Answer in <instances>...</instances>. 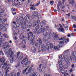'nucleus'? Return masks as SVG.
Masks as SVG:
<instances>
[{"mask_svg": "<svg viewBox=\"0 0 76 76\" xmlns=\"http://www.w3.org/2000/svg\"><path fill=\"white\" fill-rule=\"evenodd\" d=\"M12 23H13L14 24H15V25H15V27H18V25H16V22H15V21H13L12 22Z\"/></svg>", "mask_w": 76, "mask_h": 76, "instance_id": "nucleus-44", "label": "nucleus"}, {"mask_svg": "<svg viewBox=\"0 0 76 76\" xmlns=\"http://www.w3.org/2000/svg\"><path fill=\"white\" fill-rule=\"evenodd\" d=\"M10 76H15V75L13 76V72H12L10 74Z\"/></svg>", "mask_w": 76, "mask_h": 76, "instance_id": "nucleus-51", "label": "nucleus"}, {"mask_svg": "<svg viewBox=\"0 0 76 76\" xmlns=\"http://www.w3.org/2000/svg\"><path fill=\"white\" fill-rule=\"evenodd\" d=\"M63 55H62V56H59V59H60V58H61V57H63Z\"/></svg>", "mask_w": 76, "mask_h": 76, "instance_id": "nucleus-60", "label": "nucleus"}, {"mask_svg": "<svg viewBox=\"0 0 76 76\" xmlns=\"http://www.w3.org/2000/svg\"><path fill=\"white\" fill-rule=\"evenodd\" d=\"M62 5L61 1H59L58 2V5L57 6H61Z\"/></svg>", "mask_w": 76, "mask_h": 76, "instance_id": "nucleus-38", "label": "nucleus"}, {"mask_svg": "<svg viewBox=\"0 0 76 76\" xmlns=\"http://www.w3.org/2000/svg\"><path fill=\"white\" fill-rule=\"evenodd\" d=\"M28 40L30 41V39H29V38H32L33 37V34L32 32L29 31L28 32Z\"/></svg>", "mask_w": 76, "mask_h": 76, "instance_id": "nucleus-7", "label": "nucleus"}, {"mask_svg": "<svg viewBox=\"0 0 76 76\" xmlns=\"http://www.w3.org/2000/svg\"><path fill=\"white\" fill-rule=\"evenodd\" d=\"M21 28L23 29V30H25V29H26V27L25 26H22Z\"/></svg>", "mask_w": 76, "mask_h": 76, "instance_id": "nucleus-42", "label": "nucleus"}, {"mask_svg": "<svg viewBox=\"0 0 76 76\" xmlns=\"http://www.w3.org/2000/svg\"><path fill=\"white\" fill-rule=\"evenodd\" d=\"M53 47V44L50 43L49 45H48V48H47L46 47H45L44 46V45H43L41 48V50L42 52H44L45 51H46V50L48 51L49 48H52Z\"/></svg>", "mask_w": 76, "mask_h": 76, "instance_id": "nucleus-1", "label": "nucleus"}, {"mask_svg": "<svg viewBox=\"0 0 76 76\" xmlns=\"http://www.w3.org/2000/svg\"><path fill=\"white\" fill-rule=\"evenodd\" d=\"M60 44H59V45H58L57 46H56L55 47L54 46V50H58V48H60Z\"/></svg>", "mask_w": 76, "mask_h": 76, "instance_id": "nucleus-22", "label": "nucleus"}, {"mask_svg": "<svg viewBox=\"0 0 76 76\" xmlns=\"http://www.w3.org/2000/svg\"><path fill=\"white\" fill-rule=\"evenodd\" d=\"M56 32H54L53 33V34L54 35V37L55 39L56 40H59V41H61L63 39V38H59L58 37V35L56 34Z\"/></svg>", "mask_w": 76, "mask_h": 76, "instance_id": "nucleus-3", "label": "nucleus"}, {"mask_svg": "<svg viewBox=\"0 0 76 76\" xmlns=\"http://www.w3.org/2000/svg\"><path fill=\"white\" fill-rule=\"evenodd\" d=\"M16 1V0H13L12 1V3H15Z\"/></svg>", "mask_w": 76, "mask_h": 76, "instance_id": "nucleus-61", "label": "nucleus"}, {"mask_svg": "<svg viewBox=\"0 0 76 76\" xmlns=\"http://www.w3.org/2000/svg\"><path fill=\"white\" fill-rule=\"evenodd\" d=\"M47 67L46 66H44L42 67V69H45Z\"/></svg>", "mask_w": 76, "mask_h": 76, "instance_id": "nucleus-57", "label": "nucleus"}, {"mask_svg": "<svg viewBox=\"0 0 76 76\" xmlns=\"http://www.w3.org/2000/svg\"><path fill=\"white\" fill-rule=\"evenodd\" d=\"M26 26H27L28 28H31L32 26V24L31 22H29L28 23V25H27Z\"/></svg>", "mask_w": 76, "mask_h": 76, "instance_id": "nucleus-27", "label": "nucleus"}, {"mask_svg": "<svg viewBox=\"0 0 76 76\" xmlns=\"http://www.w3.org/2000/svg\"><path fill=\"white\" fill-rule=\"evenodd\" d=\"M2 38H3V37H2V36H0V39H0V46L1 47V46H3V45H2V43H3L2 41H4L2 40Z\"/></svg>", "mask_w": 76, "mask_h": 76, "instance_id": "nucleus-19", "label": "nucleus"}, {"mask_svg": "<svg viewBox=\"0 0 76 76\" xmlns=\"http://www.w3.org/2000/svg\"><path fill=\"white\" fill-rule=\"evenodd\" d=\"M57 10L59 12H60V10L59 6H57Z\"/></svg>", "mask_w": 76, "mask_h": 76, "instance_id": "nucleus-45", "label": "nucleus"}, {"mask_svg": "<svg viewBox=\"0 0 76 76\" xmlns=\"http://www.w3.org/2000/svg\"><path fill=\"white\" fill-rule=\"evenodd\" d=\"M29 17H30V15L29 14H27L26 15V18H27L28 19L29 18Z\"/></svg>", "mask_w": 76, "mask_h": 76, "instance_id": "nucleus-46", "label": "nucleus"}, {"mask_svg": "<svg viewBox=\"0 0 76 76\" xmlns=\"http://www.w3.org/2000/svg\"><path fill=\"white\" fill-rule=\"evenodd\" d=\"M65 61L67 63L66 64L67 66H70V62L69 61V60L66 61V59H65L64 62H65Z\"/></svg>", "mask_w": 76, "mask_h": 76, "instance_id": "nucleus-24", "label": "nucleus"}, {"mask_svg": "<svg viewBox=\"0 0 76 76\" xmlns=\"http://www.w3.org/2000/svg\"><path fill=\"white\" fill-rule=\"evenodd\" d=\"M69 4H75V1L74 0H71V1L69 2Z\"/></svg>", "mask_w": 76, "mask_h": 76, "instance_id": "nucleus-31", "label": "nucleus"}, {"mask_svg": "<svg viewBox=\"0 0 76 76\" xmlns=\"http://www.w3.org/2000/svg\"><path fill=\"white\" fill-rule=\"evenodd\" d=\"M26 20H23L22 22L21 23V25H25V26H26Z\"/></svg>", "mask_w": 76, "mask_h": 76, "instance_id": "nucleus-20", "label": "nucleus"}, {"mask_svg": "<svg viewBox=\"0 0 76 76\" xmlns=\"http://www.w3.org/2000/svg\"><path fill=\"white\" fill-rule=\"evenodd\" d=\"M13 60H14V57H12V58L10 60V63L11 64L13 63Z\"/></svg>", "mask_w": 76, "mask_h": 76, "instance_id": "nucleus-30", "label": "nucleus"}, {"mask_svg": "<svg viewBox=\"0 0 76 76\" xmlns=\"http://www.w3.org/2000/svg\"><path fill=\"white\" fill-rule=\"evenodd\" d=\"M17 76H20V72H18L17 74Z\"/></svg>", "mask_w": 76, "mask_h": 76, "instance_id": "nucleus-55", "label": "nucleus"}, {"mask_svg": "<svg viewBox=\"0 0 76 76\" xmlns=\"http://www.w3.org/2000/svg\"><path fill=\"white\" fill-rule=\"evenodd\" d=\"M53 34L51 33H50L49 34V37H53Z\"/></svg>", "mask_w": 76, "mask_h": 76, "instance_id": "nucleus-52", "label": "nucleus"}, {"mask_svg": "<svg viewBox=\"0 0 76 76\" xmlns=\"http://www.w3.org/2000/svg\"><path fill=\"white\" fill-rule=\"evenodd\" d=\"M66 63L65 62H64L63 64V66H66Z\"/></svg>", "mask_w": 76, "mask_h": 76, "instance_id": "nucleus-59", "label": "nucleus"}, {"mask_svg": "<svg viewBox=\"0 0 76 76\" xmlns=\"http://www.w3.org/2000/svg\"><path fill=\"white\" fill-rule=\"evenodd\" d=\"M63 58H62L61 60H64H64H70V59H68L69 58L70 56L69 55H67L66 54H64L63 55Z\"/></svg>", "mask_w": 76, "mask_h": 76, "instance_id": "nucleus-4", "label": "nucleus"}, {"mask_svg": "<svg viewBox=\"0 0 76 76\" xmlns=\"http://www.w3.org/2000/svg\"><path fill=\"white\" fill-rule=\"evenodd\" d=\"M54 3V1H50L49 3L50 5L53 6V4Z\"/></svg>", "mask_w": 76, "mask_h": 76, "instance_id": "nucleus-36", "label": "nucleus"}, {"mask_svg": "<svg viewBox=\"0 0 76 76\" xmlns=\"http://www.w3.org/2000/svg\"><path fill=\"white\" fill-rule=\"evenodd\" d=\"M29 64H30V61H28L27 63H25V64H23L22 66V67H26L29 65Z\"/></svg>", "mask_w": 76, "mask_h": 76, "instance_id": "nucleus-13", "label": "nucleus"}, {"mask_svg": "<svg viewBox=\"0 0 76 76\" xmlns=\"http://www.w3.org/2000/svg\"><path fill=\"white\" fill-rule=\"evenodd\" d=\"M60 72L62 73L63 74H64V71L63 70H60Z\"/></svg>", "mask_w": 76, "mask_h": 76, "instance_id": "nucleus-50", "label": "nucleus"}, {"mask_svg": "<svg viewBox=\"0 0 76 76\" xmlns=\"http://www.w3.org/2000/svg\"><path fill=\"white\" fill-rule=\"evenodd\" d=\"M66 7V6L64 5H62V4L60 6V8L61 9H64Z\"/></svg>", "mask_w": 76, "mask_h": 76, "instance_id": "nucleus-35", "label": "nucleus"}, {"mask_svg": "<svg viewBox=\"0 0 76 76\" xmlns=\"http://www.w3.org/2000/svg\"><path fill=\"white\" fill-rule=\"evenodd\" d=\"M70 35L71 36H72V37H73V36H74V33H71L70 34Z\"/></svg>", "mask_w": 76, "mask_h": 76, "instance_id": "nucleus-64", "label": "nucleus"}, {"mask_svg": "<svg viewBox=\"0 0 76 76\" xmlns=\"http://www.w3.org/2000/svg\"><path fill=\"white\" fill-rule=\"evenodd\" d=\"M20 20H21V19L19 17V18H17V19L16 20L17 22V23H21V21H20Z\"/></svg>", "mask_w": 76, "mask_h": 76, "instance_id": "nucleus-28", "label": "nucleus"}, {"mask_svg": "<svg viewBox=\"0 0 76 76\" xmlns=\"http://www.w3.org/2000/svg\"><path fill=\"white\" fill-rule=\"evenodd\" d=\"M33 22H35L34 23L35 24V26H37V25H38V23L40 22V20H38L36 21H35V20H34Z\"/></svg>", "mask_w": 76, "mask_h": 76, "instance_id": "nucleus-23", "label": "nucleus"}, {"mask_svg": "<svg viewBox=\"0 0 76 76\" xmlns=\"http://www.w3.org/2000/svg\"><path fill=\"white\" fill-rule=\"evenodd\" d=\"M22 42V44H26V42L25 41V40H23Z\"/></svg>", "mask_w": 76, "mask_h": 76, "instance_id": "nucleus-47", "label": "nucleus"}, {"mask_svg": "<svg viewBox=\"0 0 76 76\" xmlns=\"http://www.w3.org/2000/svg\"><path fill=\"white\" fill-rule=\"evenodd\" d=\"M35 36L34 35V37L32 38H31V39H30V40L31 41L30 42L31 44V45H34L35 44V41L34 40V37Z\"/></svg>", "mask_w": 76, "mask_h": 76, "instance_id": "nucleus-11", "label": "nucleus"}, {"mask_svg": "<svg viewBox=\"0 0 76 76\" xmlns=\"http://www.w3.org/2000/svg\"><path fill=\"white\" fill-rule=\"evenodd\" d=\"M57 30H58L59 32H64V29L63 28H59L57 29Z\"/></svg>", "mask_w": 76, "mask_h": 76, "instance_id": "nucleus-16", "label": "nucleus"}, {"mask_svg": "<svg viewBox=\"0 0 76 76\" xmlns=\"http://www.w3.org/2000/svg\"><path fill=\"white\" fill-rule=\"evenodd\" d=\"M30 9L31 10H36V8L35 7H30Z\"/></svg>", "mask_w": 76, "mask_h": 76, "instance_id": "nucleus-41", "label": "nucleus"}, {"mask_svg": "<svg viewBox=\"0 0 76 76\" xmlns=\"http://www.w3.org/2000/svg\"><path fill=\"white\" fill-rule=\"evenodd\" d=\"M10 66V65H9V64H8L4 69V70H5V71H6H6L5 72V75L6 76H7V72H9V69H10V68L7 67V66H8L9 67Z\"/></svg>", "mask_w": 76, "mask_h": 76, "instance_id": "nucleus-9", "label": "nucleus"}, {"mask_svg": "<svg viewBox=\"0 0 76 76\" xmlns=\"http://www.w3.org/2000/svg\"><path fill=\"white\" fill-rule=\"evenodd\" d=\"M4 65L5 66H6L7 65V62H6L4 63Z\"/></svg>", "mask_w": 76, "mask_h": 76, "instance_id": "nucleus-49", "label": "nucleus"}, {"mask_svg": "<svg viewBox=\"0 0 76 76\" xmlns=\"http://www.w3.org/2000/svg\"><path fill=\"white\" fill-rule=\"evenodd\" d=\"M16 2H17V3H18L21 6L23 4L22 1H20V0H16Z\"/></svg>", "mask_w": 76, "mask_h": 76, "instance_id": "nucleus-18", "label": "nucleus"}, {"mask_svg": "<svg viewBox=\"0 0 76 76\" xmlns=\"http://www.w3.org/2000/svg\"><path fill=\"white\" fill-rule=\"evenodd\" d=\"M41 30L40 31V32H41V33H43V34H44V31H45V29H44V28H42L41 29Z\"/></svg>", "mask_w": 76, "mask_h": 76, "instance_id": "nucleus-37", "label": "nucleus"}, {"mask_svg": "<svg viewBox=\"0 0 76 76\" xmlns=\"http://www.w3.org/2000/svg\"><path fill=\"white\" fill-rule=\"evenodd\" d=\"M71 17L72 18V19H75V18H76V17H75L73 16L72 15H71Z\"/></svg>", "mask_w": 76, "mask_h": 76, "instance_id": "nucleus-58", "label": "nucleus"}, {"mask_svg": "<svg viewBox=\"0 0 76 76\" xmlns=\"http://www.w3.org/2000/svg\"><path fill=\"white\" fill-rule=\"evenodd\" d=\"M41 31H37V34L38 35H39L41 34Z\"/></svg>", "mask_w": 76, "mask_h": 76, "instance_id": "nucleus-48", "label": "nucleus"}, {"mask_svg": "<svg viewBox=\"0 0 76 76\" xmlns=\"http://www.w3.org/2000/svg\"><path fill=\"white\" fill-rule=\"evenodd\" d=\"M62 38H63V39H62V40H63L64 41V42L67 43V42H68L69 41V38L66 39H64V38L63 37H62Z\"/></svg>", "mask_w": 76, "mask_h": 76, "instance_id": "nucleus-15", "label": "nucleus"}, {"mask_svg": "<svg viewBox=\"0 0 76 76\" xmlns=\"http://www.w3.org/2000/svg\"><path fill=\"white\" fill-rule=\"evenodd\" d=\"M59 26H60V28H63V26L61 24H59Z\"/></svg>", "mask_w": 76, "mask_h": 76, "instance_id": "nucleus-54", "label": "nucleus"}, {"mask_svg": "<svg viewBox=\"0 0 76 76\" xmlns=\"http://www.w3.org/2000/svg\"><path fill=\"white\" fill-rule=\"evenodd\" d=\"M20 53V51H18L17 53V54L16 56V58H18L19 57V54Z\"/></svg>", "mask_w": 76, "mask_h": 76, "instance_id": "nucleus-34", "label": "nucleus"}, {"mask_svg": "<svg viewBox=\"0 0 76 76\" xmlns=\"http://www.w3.org/2000/svg\"><path fill=\"white\" fill-rule=\"evenodd\" d=\"M40 4V2H39L35 5V6H38L39 5V4Z\"/></svg>", "mask_w": 76, "mask_h": 76, "instance_id": "nucleus-53", "label": "nucleus"}, {"mask_svg": "<svg viewBox=\"0 0 76 76\" xmlns=\"http://www.w3.org/2000/svg\"><path fill=\"white\" fill-rule=\"evenodd\" d=\"M52 76L51 74L49 73L45 74L44 75V76Z\"/></svg>", "mask_w": 76, "mask_h": 76, "instance_id": "nucleus-39", "label": "nucleus"}, {"mask_svg": "<svg viewBox=\"0 0 76 76\" xmlns=\"http://www.w3.org/2000/svg\"><path fill=\"white\" fill-rule=\"evenodd\" d=\"M22 31V30L21 29H20L19 30V32L20 34V35L19 36V38H20V39H23V38L24 37V35L23 34H23Z\"/></svg>", "mask_w": 76, "mask_h": 76, "instance_id": "nucleus-5", "label": "nucleus"}, {"mask_svg": "<svg viewBox=\"0 0 76 76\" xmlns=\"http://www.w3.org/2000/svg\"><path fill=\"white\" fill-rule=\"evenodd\" d=\"M4 22H5V21H0V23H1L0 24V26L1 27H2V28H5L6 25L4 24Z\"/></svg>", "mask_w": 76, "mask_h": 76, "instance_id": "nucleus-12", "label": "nucleus"}, {"mask_svg": "<svg viewBox=\"0 0 76 76\" xmlns=\"http://www.w3.org/2000/svg\"><path fill=\"white\" fill-rule=\"evenodd\" d=\"M28 61H28V59L26 57L23 60L21 61L20 64H23V63L25 64V63H26Z\"/></svg>", "mask_w": 76, "mask_h": 76, "instance_id": "nucleus-8", "label": "nucleus"}, {"mask_svg": "<svg viewBox=\"0 0 76 76\" xmlns=\"http://www.w3.org/2000/svg\"><path fill=\"white\" fill-rule=\"evenodd\" d=\"M73 27H74V28H76V25H75V24L73 25Z\"/></svg>", "mask_w": 76, "mask_h": 76, "instance_id": "nucleus-63", "label": "nucleus"}, {"mask_svg": "<svg viewBox=\"0 0 76 76\" xmlns=\"http://www.w3.org/2000/svg\"><path fill=\"white\" fill-rule=\"evenodd\" d=\"M27 39H28V37H24L23 39V40H24L25 41H26Z\"/></svg>", "mask_w": 76, "mask_h": 76, "instance_id": "nucleus-43", "label": "nucleus"}, {"mask_svg": "<svg viewBox=\"0 0 76 76\" xmlns=\"http://www.w3.org/2000/svg\"><path fill=\"white\" fill-rule=\"evenodd\" d=\"M19 18L21 19V20H23V19H25V15L24 14H22L21 16H20L19 17Z\"/></svg>", "mask_w": 76, "mask_h": 76, "instance_id": "nucleus-17", "label": "nucleus"}, {"mask_svg": "<svg viewBox=\"0 0 76 76\" xmlns=\"http://www.w3.org/2000/svg\"><path fill=\"white\" fill-rule=\"evenodd\" d=\"M5 61L6 59H4V58L3 57L0 58V63H1V66L3 65V63H4L5 62Z\"/></svg>", "mask_w": 76, "mask_h": 76, "instance_id": "nucleus-10", "label": "nucleus"}, {"mask_svg": "<svg viewBox=\"0 0 76 76\" xmlns=\"http://www.w3.org/2000/svg\"><path fill=\"white\" fill-rule=\"evenodd\" d=\"M37 41L38 42L39 41V43L38 42L37 43H36L35 44V46L39 48L40 47V44H42V40L41 38H39V40H37Z\"/></svg>", "mask_w": 76, "mask_h": 76, "instance_id": "nucleus-6", "label": "nucleus"}, {"mask_svg": "<svg viewBox=\"0 0 76 76\" xmlns=\"http://www.w3.org/2000/svg\"><path fill=\"white\" fill-rule=\"evenodd\" d=\"M31 50L33 52H35L36 51V48L34 47H32L31 48Z\"/></svg>", "mask_w": 76, "mask_h": 76, "instance_id": "nucleus-32", "label": "nucleus"}, {"mask_svg": "<svg viewBox=\"0 0 76 76\" xmlns=\"http://www.w3.org/2000/svg\"><path fill=\"white\" fill-rule=\"evenodd\" d=\"M32 16L34 18H36L38 16V14L37 12H33Z\"/></svg>", "mask_w": 76, "mask_h": 76, "instance_id": "nucleus-14", "label": "nucleus"}, {"mask_svg": "<svg viewBox=\"0 0 76 76\" xmlns=\"http://www.w3.org/2000/svg\"><path fill=\"white\" fill-rule=\"evenodd\" d=\"M32 71H33L32 68V67H30L28 70V72H29L30 73H31V72H32Z\"/></svg>", "mask_w": 76, "mask_h": 76, "instance_id": "nucleus-29", "label": "nucleus"}, {"mask_svg": "<svg viewBox=\"0 0 76 76\" xmlns=\"http://www.w3.org/2000/svg\"><path fill=\"white\" fill-rule=\"evenodd\" d=\"M41 23H39L37 26H38L39 27H40V26H41Z\"/></svg>", "mask_w": 76, "mask_h": 76, "instance_id": "nucleus-56", "label": "nucleus"}, {"mask_svg": "<svg viewBox=\"0 0 76 76\" xmlns=\"http://www.w3.org/2000/svg\"><path fill=\"white\" fill-rule=\"evenodd\" d=\"M49 34L47 32V31H45L43 33V34L45 37H47L48 35H49Z\"/></svg>", "mask_w": 76, "mask_h": 76, "instance_id": "nucleus-26", "label": "nucleus"}, {"mask_svg": "<svg viewBox=\"0 0 76 76\" xmlns=\"http://www.w3.org/2000/svg\"><path fill=\"white\" fill-rule=\"evenodd\" d=\"M63 61H64V59H61V60L58 61V63L59 64V65H62V64L63 63Z\"/></svg>", "mask_w": 76, "mask_h": 76, "instance_id": "nucleus-21", "label": "nucleus"}, {"mask_svg": "<svg viewBox=\"0 0 76 76\" xmlns=\"http://www.w3.org/2000/svg\"><path fill=\"white\" fill-rule=\"evenodd\" d=\"M35 28L34 29V31H35V32L37 33V31H38V30L39 29V27L38 26H37L35 27Z\"/></svg>", "mask_w": 76, "mask_h": 76, "instance_id": "nucleus-25", "label": "nucleus"}, {"mask_svg": "<svg viewBox=\"0 0 76 76\" xmlns=\"http://www.w3.org/2000/svg\"><path fill=\"white\" fill-rule=\"evenodd\" d=\"M29 66H28V67L26 68L23 71V74H24V73H25V72H26V70H28V68H29Z\"/></svg>", "mask_w": 76, "mask_h": 76, "instance_id": "nucleus-33", "label": "nucleus"}, {"mask_svg": "<svg viewBox=\"0 0 76 76\" xmlns=\"http://www.w3.org/2000/svg\"><path fill=\"white\" fill-rule=\"evenodd\" d=\"M23 58V57L22 56H20L19 57L18 60H21Z\"/></svg>", "mask_w": 76, "mask_h": 76, "instance_id": "nucleus-40", "label": "nucleus"}, {"mask_svg": "<svg viewBox=\"0 0 76 76\" xmlns=\"http://www.w3.org/2000/svg\"><path fill=\"white\" fill-rule=\"evenodd\" d=\"M59 26H58L56 24L55 25V28H58Z\"/></svg>", "mask_w": 76, "mask_h": 76, "instance_id": "nucleus-62", "label": "nucleus"}, {"mask_svg": "<svg viewBox=\"0 0 76 76\" xmlns=\"http://www.w3.org/2000/svg\"><path fill=\"white\" fill-rule=\"evenodd\" d=\"M71 61H75L76 63V52L75 51H74L73 53L71 54V56L69 57Z\"/></svg>", "mask_w": 76, "mask_h": 76, "instance_id": "nucleus-2", "label": "nucleus"}]
</instances>
